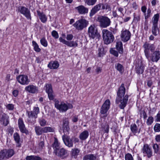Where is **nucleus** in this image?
Returning a JSON list of instances; mask_svg holds the SVG:
<instances>
[{"mask_svg":"<svg viewBox=\"0 0 160 160\" xmlns=\"http://www.w3.org/2000/svg\"><path fill=\"white\" fill-rule=\"evenodd\" d=\"M62 139L65 144L69 148H71L73 146V143L72 138L65 134L62 136Z\"/></svg>","mask_w":160,"mask_h":160,"instance_id":"19","label":"nucleus"},{"mask_svg":"<svg viewBox=\"0 0 160 160\" xmlns=\"http://www.w3.org/2000/svg\"><path fill=\"white\" fill-rule=\"evenodd\" d=\"M101 128L104 131V133H108L109 131V125L107 123L105 124L102 123L101 124Z\"/></svg>","mask_w":160,"mask_h":160,"instance_id":"36","label":"nucleus"},{"mask_svg":"<svg viewBox=\"0 0 160 160\" xmlns=\"http://www.w3.org/2000/svg\"><path fill=\"white\" fill-rule=\"evenodd\" d=\"M89 136V133L88 131L85 130L80 133L79 138L81 140H86Z\"/></svg>","mask_w":160,"mask_h":160,"instance_id":"28","label":"nucleus"},{"mask_svg":"<svg viewBox=\"0 0 160 160\" xmlns=\"http://www.w3.org/2000/svg\"><path fill=\"white\" fill-rule=\"evenodd\" d=\"M102 37L105 43L108 44L113 42L114 37L112 33L108 30L104 29L102 30Z\"/></svg>","mask_w":160,"mask_h":160,"instance_id":"6","label":"nucleus"},{"mask_svg":"<svg viewBox=\"0 0 160 160\" xmlns=\"http://www.w3.org/2000/svg\"><path fill=\"white\" fill-rule=\"evenodd\" d=\"M46 91L47 93L53 91L51 84H47L46 85Z\"/></svg>","mask_w":160,"mask_h":160,"instance_id":"49","label":"nucleus"},{"mask_svg":"<svg viewBox=\"0 0 160 160\" xmlns=\"http://www.w3.org/2000/svg\"><path fill=\"white\" fill-rule=\"evenodd\" d=\"M159 17V15L158 13H157L154 15L152 19V24L158 25Z\"/></svg>","mask_w":160,"mask_h":160,"instance_id":"38","label":"nucleus"},{"mask_svg":"<svg viewBox=\"0 0 160 160\" xmlns=\"http://www.w3.org/2000/svg\"><path fill=\"white\" fill-rule=\"evenodd\" d=\"M132 7L135 10H136L138 7V5H137L136 2H133L132 4Z\"/></svg>","mask_w":160,"mask_h":160,"instance_id":"63","label":"nucleus"},{"mask_svg":"<svg viewBox=\"0 0 160 160\" xmlns=\"http://www.w3.org/2000/svg\"><path fill=\"white\" fill-rule=\"evenodd\" d=\"M48 97L50 100H53L54 99V96L53 94V91L47 93Z\"/></svg>","mask_w":160,"mask_h":160,"instance_id":"57","label":"nucleus"},{"mask_svg":"<svg viewBox=\"0 0 160 160\" xmlns=\"http://www.w3.org/2000/svg\"><path fill=\"white\" fill-rule=\"evenodd\" d=\"M80 151V150L78 148H74L72 149L71 151L72 156L74 157V158H76L77 156L79 155Z\"/></svg>","mask_w":160,"mask_h":160,"instance_id":"30","label":"nucleus"},{"mask_svg":"<svg viewBox=\"0 0 160 160\" xmlns=\"http://www.w3.org/2000/svg\"><path fill=\"white\" fill-rule=\"evenodd\" d=\"M155 153L160 154V145H158L157 144H154L152 146Z\"/></svg>","mask_w":160,"mask_h":160,"instance_id":"42","label":"nucleus"},{"mask_svg":"<svg viewBox=\"0 0 160 160\" xmlns=\"http://www.w3.org/2000/svg\"><path fill=\"white\" fill-rule=\"evenodd\" d=\"M39 112V108L38 107L34 108L33 111H27L28 117L27 121L31 125H33L36 122V119Z\"/></svg>","mask_w":160,"mask_h":160,"instance_id":"3","label":"nucleus"},{"mask_svg":"<svg viewBox=\"0 0 160 160\" xmlns=\"http://www.w3.org/2000/svg\"><path fill=\"white\" fill-rule=\"evenodd\" d=\"M97 0H85V3L89 6H92L95 4Z\"/></svg>","mask_w":160,"mask_h":160,"instance_id":"46","label":"nucleus"},{"mask_svg":"<svg viewBox=\"0 0 160 160\" xmlns=\"http://www.w3.org/2000/svg\"><path fill=\"white\" fill-rule=\"evenodd\" d=\"M39 122L41 126L43 127L46 125V121L44 119H40L39 120Z\"/></svg>","mask_w":160,"mask_h":160,"instance_id":"53","label":"nucleus"},{"mask_svg":"<svg viewBox=\"0 0 160 160\" xmlns=\"http://www.w3.org/2000/svg\"><path fill=\"white\" fill-rule=\"evenodd\" d=\"M101 7H102L101 9L102 10H106L108 11H111V8L110 5L108 3H100Z\"/></svg>","mask_w":160,"mask_h":160,"instance_id":"37","label":"nucleus"},{"mask_svg":"<svg viewBox=\"0 0 160 160\" xmlns=\"http://www.w3.org/2000/svg\"><path fill=\"white\" fill-rule=\"evenodd\" d=\"M43 128H41L39 126H36L35 127V131L37 135L39 136L41 135L43 132Z\"/></svg>","mask_w":160,"mask_h":160,"instance_id":"43","label":"nucleus"},{"mask_svg":"<svg viewBox=\"0 0 160 160\" xmlns=\"http://www.w3.org/2000/svg\"><path fill=\"white\" fill-rule=\"evenodd\" d=\"M78 41L76 40L75 41H68L67 46L70 47L76 48L78 46Z\"/></svg>","mask_w":160,"mask_h":160,"instance_id":"35","label":"nucleus"},{"mask_svg":"<svg viewBox=\"0 0 160 160\" xmlns=\"http://www.w3.org/2000/svg\"><path fill=\"white\" fill-rule=\"evenodd\" d=\"M52 35L55 39H57L59 37V35L58 32L55 30H53L51 33Z\"/></svg>","mask_w":160,"mask_h":160,"instance_id":"52","label":"nucleus"},{"mask_svg":"<svg viewBox=\"0 0 160 160\" xmlns=\"http://www.w3.org/2000/svg\"><path fill=\"white\" fill-rule=\"evenodd\" d=\"M154 130L155 132H160V124L157 123L154 127Z\"/></svg>","mask_w":160,"mask_h":160,"instance_id":"50","label":"nucleus"},{"mask_svg":"<svg viewBox=\"0 0 160 160\" xmlns=\"http://www.w3.org/2000/svg\"><path fill=\"white\" fill-rule=\"evenodd\" d=\"M124 86V83H122L121 85L117 92V97L116 99V102L117 104L120 102L119 107L121 109H123L126 107L128 99V95L123 97L126 92V89Z\"/></svg>","mask_w":160,"mask_h":160,"instance_id":"1","label":"nucleus"},{"mask_svg":"<svg viewBox=\"0 0 160 160\" xmlns=\"http://www.w3.org/2000/svg\"><path fill=\"white\" fill-rule=\"evenodd\" d=\"M75 9L77 10L78 12L81 14H85L88 13V8L82 5L75 7Z\"/></svg>","mask_w":160,"mask_h":160,"instance_id":"22","label":"nucleus"},{"mask_svg":"<svg viewBox=\"0 0 160 160\" xmlns=\"http://www.w3.org/2000/svg\"><path fill=\"white\" fill-rule=\"evenodd\" d=\"M115 68L120 73H122L124 71L123 66L120 63H118L116 64Z\"/></svg>","mask_w":160,"mask_h":160,"instance_id":"40","label":"nucleus"},{"mask_svg":"<svg viewBox=\"0 0 160 160\" xmlns=\"http://www.w3.org/2000/svg\"><path fill=\"white\" fill-rule=\"evenodd\" d=\"M59 66L58 62L56 61L50 62L48 65V67L51 69H57Z\"/></svg>","mask_w":160,"mask_h":160,"instance_id":"26","label":"nucleus"},{"mask_svg":"<svg viewBox=\"0 0 160 160\" xmlns=\"http://www.w3.org/2000/svg\"><path fill=\"white\" fill-rule=\"evenodd\" d=\"M18 124L20 130L21 132L25 133L27 135L29 134V132L26 128L22 118H19L18 119Z\"/></svg>","mask_w":160,"mask_h":160,"instance_id":"17","label":"nucleus"},{"mask_svg":"<svg viewBox=\"0 0 160 160\" xmlns=\"http://www.w3.org/2000/svg\"><path fill=\"white\" fill-rule=\"evenodd\" d=\"M96 158V156L93 154H89L86 155L84 156L83 158V160H95Z\"/></svg>","mask_w":160,"mask_h":160,"instance_id":"31","label":"nucleus"},{"mask_svg":"<svg viewBox=\"0 0 160 160\" xmlns=\"http://www.w3.org/2000/svg\"><path fill=\"white\" fill-rule=\"evenodd\" d=\"M97 20L99 22V26L102 28H107L111 23L110 18L105 15L99 16Z\"/></svg>","mask_w":160,"mask_h":160,"instance_id":"4","label":"nucleus"},{"mask_svg":"<svg viewBox=\"0 0 160 160\" xmlns=\"http://www.w3.org/2000/svg\"><path fill=\"white\" fill-rule=\"evenodd\" d=\"M130 129L134 135H136L137 133H139L140 131H138V129L136 125L135 124H132L130 126Z\"/></svg>","mask_w":160,"mask_h":160,"instance_id":"34","label":"nucleus"},{"mask_svg":"<svg viewBox=\"0 0 160 160\" xmlns=\"http://www.w3.org/2000/svg\"><path fill=\"white\" fill-rule=\"evenodd\" d=\"M69 123V122L68 118H66L63 120L62 129L63 132L66 133V134L68 133L70 130Z\"/></svg>","mask_w":160,"mask_h":160,"instance_id":"21","label":"nucleus"},{"mask_svg":"<svg viewBox=\"0 0 160 160\" xmlns=\"http://www.w3.org/2000/svg\"><path fill=\"white\" fill-rule=\"evenodd\" d=\"M37 14L41 21L43 23H45L47 21V18L43 12H41L39 10H37Z\"/></svg>","mask_w":160,"mask_h":160,"instance_id":"25","label":"nucleus"},{"mask_svg":"<svg viewBox=\"0 0 160 160\" xmlns=\"http://www.w3.org/2000/svg\"><path fill=\"white\" fill-rule=\"evenodd\" d=\"M152 52L151 55L150 54V58L147 59L149 61L151 60L153 62H157L160 59V51L158 50Z\"/></svg>","mask_w":160,"mask_h":160,"instance_id":"13","label":"nucleus"},{"mask_svg":"<svg viewBox=\"0 0 160 160\" xmlns=\"http://www.w3.org/2000/svg\"><path fill=\"white\" fill-rule=\"evenodd\" d=\"M151 10L150 8H148L147 11V15H146L145 13V19L148 18L151 16Z\"/></svg>","mask_w":160,"mask_h":160,"instance_id":"56","label":"nucleus"},{"mask_svg":"<svg viewBox=\"0 0 160 160\" xmlns=\"http://www.w3.org/2000/svg\"><path fill=\"white\" fill-rule=\"evenodd\" d=\"M95 71L96 72V73L98 74L101 72L102 69L99 67H97Z\"/></svg>","mask_w":160,"mask_h":160,"instance_id":"64","label":"nucleus"},{"mask_svg":"<svg viewBox=\"0 0 160 160\" xmlns=\"http://www.w3.org/2000/svg\"><path fill=\"white\" fill-rule=\"evenodd\" d=\"M16 79L18 82L22 85H28L30 82L28 76L26 75H20L17 77Z\"/></svg>","mask_w":160,"mask_h":160,"instance_id":"11","label":"nucleus"},{"mask_svg":"<svg viewBox=\"0 0 160 160\" xmlns=\"http://www.w3.org/2000/svg\"><path fill=\"white\" fill-rule=\"evenodd\" d=\"M32 45L35 51L37 52H40L41 49L39 48V46L35 41H32Z\"/></svg>","mask_w":160,"mask_h":160,"instance_id":"41","label":"nucleus"},{"mask_svg":"<svg viewBox=\"0 0 160 160\" xmlns=\"http://www.w3.org/2000/svg\"><path fill=\"white\" fill-rule=\"evenodd\" d=\"M101 8L100 3H99L94 6L91 9L90 13L89 16L90 17H92L98 11L101 9Z\"/></svg>","mask_w":160,"mask_h":160,"instance_id":"23","label":"nucleus"},{"mask_svg":"<svg viewBox=\"0 0 160 160\" xmlns=\"http://www.w3.org/2000/svg\"><path fill=\"white\" fill-rule=\"evenodd\" d=\"M18 11L24 15L28 19H31L30 12L28 8L23 6H19L18 8Z\"/></svg>","mask_w":160,"mask_h":160,"instance_id":"10","label":"nucleus"},{"mask_svg":"<svg viewBox=\"0 0 160 160\" xmlns=\"http://www.w3.org/2000/svg\"><path fill=\"white\" fill-rule=\"evenodd\" d=\"M54 153L62 159L66 158L68 156V151L63 148L57 150Z\"/></svg>","mask_w":160,"mask_h":160,"instance_id":"18","label":"nucleus"},{"mask_svg":"<svg viewBox=\"0 0 160 160\" xmlns=\"http://www.w3.org/2000/svg\"><path fill=\"white\" fill-rule=\"evenodd\" d=\"M72 140L73 142V143L74 142L75 143L79 142V139L76 137H72Z\"/></svg>","mask_w":160,"mask_h":160,"instance_id":"61","label":"nucleus"},{"mask_svg":"<svg viewBox=\"0 0 160 160\" xmlns=\"http://www.w3.org/2000/svg\"><path fill=\"white\" fill-rule=\"evenodd\" d=\"M110 53L116 57L118 56V52L114 50L113 49H111L110 50Z\"/></svg>","mask_w":160,"mask_h":160,"instance_id":"55","label":"nucleus"},{"mask_svg":"<svg viewBox=\"0 0 160 160\" xmlns=\"http://www.w3.org/2000/svg\"><path fill=\"white\" fill-rule=\"evenodd\" d=\"M25 90L28 92L34 93L38 91V89L37 87L33 85H29L25 87Z\"/></svg>","mask_w":160,"mask_h":160,"instance_id":"24","label":"nucleus"},{"mask_svg":"<svg viewBox=\"0 0 160 160\" xmlns=\"http://www.w3.org/2000/svg\"><path fill=\"white\" fill-rule=\"evenodd\" d=\"M120 36L123 42H126L130 39L131 36V33L127 29L122 30L121 31Z\"/></svg>","mask_w":160,"mask_h":160,"instance_id":"15","label":"nucleus"},{"mask_svg":"<svg viewBox=\"0 0 160 160\" xmlns=\"http://www.w3.org/2000/svg\"><path fill=\"white\" fill-rule=\"evenodd\" d=\"M15 153L13 149H3L0 151V160H6L12 157Z\"/></svg>","mask_w":160,"mask_h":160,"instance_id":"5","label":"nucleus"},{"mask_svg":"<svg viewBox=\"0 0 160 160\" xmlns=\"http://www.w3.org/2000/svg\"><path fill=\"white\" fill-rule=\"evenodd\" d=\"M40 42L41 44L44 47H47L48 46V42L45 38H42L41 39Z\"/></svg>","mask_w":160,"mask_h":160,"instance_id":"47","label":"nucleus"},{"mask_svg":"<svg viewBox=\"0 0 160 160\" xmlns=\"http://www.w3.org/2000/svg\"><path fill=\"white\" fill-rule=\"evenodd\" d=\"M42 131L43 133L54 132V128L49 127H46L43 128Z\"/></svg>","mask_w":160,"mask_h":160,"instance_id":"33","label":"nucleus"},{"mask_svg":"<svg viewBox=\"0 0 160 160\" xmlns=\"http://www.w3.org/2000/svg\"><path fill=\"white\" fill-rule=\"evenodd\" d=\"M55 107L60 112H66L69 109H72L73 108L72 105L70 103H65L63 101H59L57 99L54 100Z\"/></svg>","mask_w":160,"mask_h":160,"instance_id":"2","label":"nucleus"},{"mask_svg":"<svg viewBox=\"0 0 160 160\" xmlns=\"http://www.w3.org/2000/svg\"><path fill=\"white\" fill-rule=\"evenodd\" d=\"M59 40L60 42H61L66 45H67L68 43V41L66 40L65 39H63L62 37H60L59 38Z\"/></svg>","mask_w":160,"mask_h":160,"instance_id":"59","label":"nucleus"},{"mask_svg":"<svg viewBox=\"0 0 160 160\" xmlns=\"http://www.w3.org/2000/svg\"><path fill=\"white\" fill-rule=\"evenodd\" d=\"M105 52L103 47L99 48L98 49V56L99 57L103 56L105 54Z\"/></svg>","mask_w":160,"mask_h":160,"instance_id":"45","label":"nucleus"},{"mask_svg":"<svg viewBox=\"0 0 160 160\" xmlns=\"http://www.w3.org/2000/svg\"><path fill=\"white\" fill-rule=\"evenodd\" d=\"M130 17H127L126 18H124L123 19V21H120V24H122L123 22H128V21L130 20V19H131Z\"/></svg>","mask_w":160,"mask_h":160,"instance_id":"60","label":"nucleus"},{"mask_svg":"<svg viewBox=\"0 0 160 160\" xmlns=\"http://www.w3.org/2000/svg\"><path fill=\"white\" fill-rule=\"evenodd\" d=\"M144 66L141 62H139L136 64V73L138 74H142L144 70Z\"/></svg>","mask_w":160,"mask_h":160,"instance_id":"20","label":"nucleus"},{"mask_svg":"<svg viewBox=\"0 0 160 160\" xmlns=\"http://www.w3.org/2000/svg\"><path fill=\"white\" fill-rule=\"evenodd\" d=\"M116 48L117 50L120 53L122 54L123 53L122 44L121 41H119L117 42Z\"/></svg>","mask_w":160,"mask_h":160,"instance_id":"29","label":"nucleus"},{"mask_svg":"<svg viewBox=\"0 0 160 160\" xmlns=\"http://www.w3.org/2000/svg\"><path fill=\"white\" fill-rule=\"evenodd\" d=\"M154 121L153 118L152 116L149 117L146 121V123L148 126L151 125Z\"/></svg>","mask_w":160,"mask_h":160,"instance_id":"48","label":"nucleus"},{"mask_svg":"<svg viewBox=\"0 0 160 160\" xmlns=\"http://www.w3.org/2000/svg\"><path fill=\"white\" fill-rule=\"evenodd\" d=\"M7 109L9 110L12 111L14 109V105L12 104H8L6 105Z\"/></svg>","mask_w":160,"mask_h":160,"instance_id":"51","label":"nucleus"},{"mask_svg":"<svg viewBox=\"0 0 160 160\" xmlns=\"http://www.w3.org/2000/svg\"><path fill=\"white\" fill-rule=\"evenodd\" d=\"M13 138L14 140L17 143H18L20 140L19 135L17 132H15L13 134Z\"/></svg>","mask_w":160,"mask_h":160,"instance_id":"44","label":"nucleus"},{"mask_svg":"<svg viewBox=\"0 0 160 160\" xmlns=\"http://www.w3.org/2000/svg\"><path fill=\"white\" fill-rule=\"evenodd\" d=\"M52 146L54 150V153L57 150L60 149V144L58 143V139L57 138H55L54 142L52 144Z\"/></svg>","mask_w":160,"mask_h":160,"instance_id":"32","label":"nucleus"},{"mask_svg":"<svg viewBox=\"0 0 160 160\" xmlns=\"http://www.w3.org/2000/svg\"><path fill=\"white\" fill-rule=\"evenodd\" d=\"M142 152L144 154H146L149 158L152 156V152L151 148L147 144H144L142 149Z\"/></svg>","mask_w":160,"mask_h":160,"instance_id":"16","label":"nucleus"},{"mask_svg":"<svg viewBox=\"0 0 160 160\" xmlns=\"http://www.w3.org/2000/svg\"><path fill=\"white\" fill-rule=\"evenodd\" d=\"M88 24V22L85 19H81L77 20L73 26L78 31H81L86 28Z\"/></svg>","mask_w":160,"mask_h":160,"instance_id":"7","label":"nucleus"},{"mask_svg":"<svg viewBox=\"0 0 160 160\" xmlns=\"http://www.w3.org/2000/svg\"><path fill=\"white\" fill-rule=\"evenodd\" d=\"M143 47L144 49V52L146 58H150V50L151 52L154 51L155 48V45L153 44H150L146 42L144 43Z\"/></svg>","mask_w":160,"mask_h":160,"instance_id":"8","label":"nucleus"},{"mask_svg":"<svg viewBox=\"0 0 160 160\" xmlns=\"http://www.w3.org/2000/svg\"><path fill=\"white\" fill-rule=\"evenodd\" d=\"M73 38V36L72 34H68L66 37V39L68 41H71Z\"/></svg>","mask_w":160,"mask_h":160,"instance_id":"58","label":"nucleus"},{"mask_svg":"<svg viewBox=\"0 0 160 160\" xmlns=\"http://www.w3.org/2000/svg\"><path fill=\"white\" fill-rule=\"evenodd\" d=\"M110 105V102L109 99H107L104 102L102 106L101 110L100 113L102 114L105 115L104 116H107V112L109 108Z\"/></svg>","mask_w":160,"mask_h":160,"instance_id":"12","label":"nucleus"},{"mask_svg":"<svg viewBox=\"0 0 160 160\" xmlns=\"http://www.w3.org/2000/svg\"><path fill=\"white\" fill-rule=\"evenodd\" d=\"M26 160H42V158L39 157L31 155L27 156L26 158Z\"/></svg>","mask_w":160,"mask_h":160,"instance_id":"39","label":"nucleus"},{"mask_svg":"<svg viewBox=\"0 0 160 160\" xmlns=\"http://www.w3.org/2000/svg\"><path fill=\"white\" fill-rule=\"evenodd\" d=\"M9 117L5 113L0 114V123L4 126H7L9 123Z\"/></svg>","mask_w":160,"mask_h":160,"instance_id":"14","label":"nucleus"},{"mask_svg":"<svg viewBox=\"0 0 160 160\" xmlns=\"http://www.w3.org/2000/svg\"><path fill=\"white\" fill-rule=\"evenodd\" d=\"M112 15L114 18L119 17V16L118 15L116 10H113L112 11Z\"/></svg>","mask_w":160,"mask_h":160,"instance_id":"62","label":"nucleus"},{"mask_svg":"<svg viewBox=\"0 0 160 160\" xmlns=\"http://www.w3.org/2000/svg\"><path fill=\"white\" fill-rule=\"evenodd\" d=\"M88 33L89 37L95 40H98L100 37V35L98 32V30L95 29L94 25H91L88 29Z\"/></svg>","mask_w":160,"mask_h":160,"instance_id":"9","label":"nucleus"},{"mask_svg":"<svg viewBox=\"0 0 160 160\" xmlns=\"http://www.w3.org/2000/svg\"><path fill=\"white\" fill-rule=\"evenodd\" d=\"M158 25L152 24V33L155 36H157L159 32V29L158 27Z\"/></svg>","mask_w":160,"mask_h":160,"instance_id":"27","label":"nucleus"},{"mask_svg":"<svg viewBox=\"0 0 160 160\" xmlns=\"http://www.w3.org/2000/svg\"><path fill=\"white\" fill-rule=\"evenodd\" d=\"M125 158L126 160H133L132 156L129 153H128L125 155Z\"/></svg>","mask_w":160,"mask_h":160,"instance_id":"54","label":"nucleus"}]
</instances>
